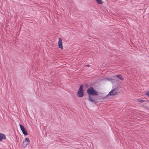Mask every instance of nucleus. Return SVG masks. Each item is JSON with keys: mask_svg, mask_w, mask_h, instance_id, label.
<instances>
[{"mask_svg": "<svg viewBox=\"0 0 149 149\" xmlns=\"http://www.w3.org/2000/svg\"><path fill=\"white\" fill-rule=\"evenodd\" d=\"M87 93L89 95H98L99 94L98 92L95 90L93 87H91L88 89Z\"/></svg>", "mask_w": 149, "mask_h": 149, "instance_id": "nucleus-1", "label": "nucleus"}, {"mask_svg": "<svg viewBox=\"0 0 149 149\" xmlns=\"http://www.w3.org/2000/svg\"><path fill=\"white\" fill-rule=\"evenodd\" d=\"M83 88V85H81L80 86L77 95V96L80 97H81L84 96Z\"/></svg>", "mask_w": 149, "mask_h": 149, "instance_id": "nucleus-2", "label": "nucleus"}, {"mask_svg": "<svg viewBox=\"0 0 149 149\" xmlns=\"http://www.w3.org/2000/svg\"><path fill=\"white\" fill-rule=\"evenodd\" d=\"M30 142L29 139L28 138H26L25 140L23 141L22 143V146L24 148L26 147Z\"/></svg>", "mask_w": 149, "mask_h": 149, "instance_id": "nucleus-3", "label": "nucleus"}, {"mask_svg": "<svg viewBox=\"0 0 149 149\" xmlns=\"http://www.w3.org/2000/svg\"><path fill=\"white\" fill-rule=\"evenodd\" d=\"M20 129L22 130L23 133V134L25 135L26 136L28 134V133L26 130L25 129V128L24 127V126L21 124H19V125Z\"/></svg>", "mask_w": 149, "mask_h": 149, "instance_id": "nucleus-4", "label": "nucleus"}, {"mask_svg": "<svg viewBox=\"0 0 149 149\" xmlns=\"http://www.w3.org/2000/svg\"><path fill=\"white\" fill-rule=\"evenodd\" d=\"M117 91L116 89L112 90L108 94V96H113L117 94Z\"/></svg>", "mask_w": 149, "mask_h": 149, "instance_id": "nucleus-5", "label": "nucleus"}, {"mask_svg": "<svg viewBox=\"0 0 149 149\" xmlns=\"http://www.w3.org/2000/svg\"><path fill=\"white\" fill-rule=\"evenodd\" d=\"M58 47L61 49H63V43L62 39L61 38H58Z\"/></svg>", "mask_w": 149, "mask_h": 149, "instance_id": "nucleus-6", "label": "nucleus"}, {"mask_svg": "<svg viewBox=\"0 0 149 149\" xmlns=\"http://www.w3.org/2000/svg\"><path fill=\"white\" fill-rule=\"evenodd\" d=\"M88 100L91 102L95 104L97 103L96 100L94 99V98L93 97L91 96V95L88 96Z\"/></svg>", "mask_w": 149, "mask_h": 149, "instance_id": "nucleus-7", "label": "nucleus"}, {"mask_svg": "<svg viewBox=\"0 0 149 149\" xmlns=\"http://www.w3.org/2000/svg\"><path fill=\"white\" fill-rule=\"evenodd\" d=\"M6 136L5 134L0 133V141H2L3 139H6Z\"/></svg>", "mask_w": 149, "mask_h": 149, "instance_id": "nucleus-8", "label": "nucleus"}, {"mask_svg": "<svg viewBox=\"0 0 149 149\" xmlns=\"http://www.w3.org/2000/svg\"><path fill=\"white\" fill-rule=\"evenodd\" d=\"M97 3L99 4H102L103 3V2L101 0H95Z\"/></svg>", "mask_w": 149, "mask_h": 149, "instance_id": "nucleus-9", "label": "nucleus"}, {"mask_svg": "<svg viewBox=\"0 0 149 149\" xmlns=\"http://www.w3.org/2000/svg\"><path fill=\"white\" fill-rule=\"evenodd\" d=\"M137 101L138 102L140 103H143L144 102H146V101L145 100L138 99Z\"/></svg>", "mask_w": 149, "mask_h": 149, "instance_id": "nucleus-10", "label": "nucleus"}, {"mask_svg": "<svg viewBox=\"0 0 149 149\" xmlns=\"http://www.w3.org/2000/svg\"><path fill=\"white\" fill-rule=\"evenodd\" d=\"M116 77H118L119 79H121V80H123V77H122V76L120 75V74H119V75H116Z\"/></svg>", "mask_w": 149, "mask_h": 149, "instance_id": "nucleus-11", "label": "nucleus"}, {"mask_svg": "<svg viewBox=\"0 0 149 149\" xmlns=\"http://www.w3.org/2000/svg\"><path fill=\"white\" fill-rule=\"evenodd\" d=\"M145 94L146 95H147L149 97V91H147L145 93Z\"/></svg>", "mask_w": 149, "mask_h": 149, "instance_id": "nucleus-12", "label": "nucleus"}, {"mask_svg": "<svg viewBox=\"0 0 149 149\" xmlns=\"http://www.w3.org/2000/svg\"><path fill=\"white\" fill-rule=\"evenodd\" d=\"M106 79L110 81L112 80V78L111 77H107L106 78Z\"/></svg>", "mask_w": 149, "mask_h": 149, "instance_id": "nucleus-13", "label": "nucleus"}]
</instances>
